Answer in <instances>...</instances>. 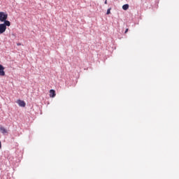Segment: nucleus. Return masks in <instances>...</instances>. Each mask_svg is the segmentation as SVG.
<instances>
[{
    "label": "nucleus",
    "instance_id": "nucleus-9",
    "mask_svg": "<svg viewBox=\"0 0 179 179\" xmlns=\"http://www.w3.org/2000/svg\"><path fill=\"white\" fill-rule=\"evenodd\" d=\"M124 33H125V34H127V33H128V29H126Z\"/></svg>",
    "mask_w": 179,
    "mask_h": 179
},
{
    "label": "nucleus",
    "instance_id": "nucleus-3",
    "mask_svg": "<svg viewBox=\"0 0 179 179\" xmlns=\"http://www.w3.org/2000/svg\"><path fill=\"white\" fill-rule=\"evenodd\" d=\"M0 132L3 134V135H7L9 134V130L6 129V128L3 127L2 125H0Z\"/></svg>",
    "mask_w": 179,
    "mask_h": 179
},
{
    "label": "nucleus",
    "instance_id": "nucleus-12",
    "mask_svg": "<svg viewBox=\"0 0 179 179\" xmlns=\"http://www.w3.org/2000/svg\"><path fill=\"white\" fill-rule=\"evenodd\" d=\"M17 45H21V44L20 43H17Z\"/></svg>",
    "mask_w": 179,
    "mask_h": 179
},
{
    "label": "nucleus",
    "instance_id": "nucleus-5",
    "mask_svg": "<svg viewBox=\"0 0 179 179\" xmlns=\"http://www.w3.org/2000/svg\"><path fill=\"white\" fill-rule=\"evenodd\" d=\"M17 103L20 106V107H26V103L24 102V101H22V100L19 99L17 101Z\"/></svg>",
    "mask_w": 179,
    "mask_h": 179
},
{
    "label": "nucleus",
    "instance_id": "nucleus-2",
    "mask_svg": "<svg viewBox=\"0 0 179 179\" xmlns=\"http://www.w3.org/2000/svg\"><path fill=\"white\" fill-rule=\"evenodd\" d=\"M8 20V13L5 12H0V22H9Z\"/></svg>",
    "mask_w": 179,
    "mask_h": 179
},
{
    "label": "nucleus",
    "instance_id": "nucleus-6",
    "mask_svg": "<svg viewBox=\"0 0 179 179\" xmlns=\"http://www.w3.org/2000/svg\"><path fill=\"white\" fill-rule=\"evenodd\" d=\"M49 93H50V97H52V98L55 97V96L57 95V94H55V90H50Z\"/></svg>",
    "mask_w": 179,
    "mask_h": 179
},
{
    "label": "nucleus",
    "instance_id": "nucleus-4",
    "mask_svg": "<svg viewBox=\"0 0 179 179\" xmlns=\"http://www.w3.org/2000/svg\"><path fill=\"white\" fill-rule=\"evenodd\" d=\"M0 76H5V67L0 64Z\"/></svg>",
    "mask_w": 179,
    "mask_h": 179
},
{
    "label": "nucleus",
    "instance_id": "nucleus-8",
    "mask_svg": "<svg viewBox=\"0 0 179 179\" xmlns=\"http://www.w3.org/2000/svg\"><path fill=\"white\" fill-rule=\"evenodd\" d=\"M110 13H111V8H108V9L107 10L106 15H110Z\"/></svg>",
    "mask_w": 179,
    "mask_h": 179
},
{
    "label": "nucleus",
    "instance_id": "nucleus-1",
    "mask_svg": "<svg viewBox=\"0 0 179 179\" xmlns=\"http://www.w3.org/2000/svg\"><path fill=\"white\" fill-rule=\"evenodd\" d=\"M6 26L8 27L10 26V21H6L4 23L0 24V34H3V33H5V31H6Z\"/></svg>",
    "mask_w": 179,
    "mask_h": 179
},
{
    "label": "nucleus",
    "instance_id": "nucleus-11",
    "mask_svg": "<svg viewBox=\"0 0 179 179\" xmlns=\"http://www.w3.org/2000/svg\"><path fill=\"white\" fill-rule=\"evenodd\" d=\"M105 4L107 5V0L105 1Z\"/></svg>",
    "mask_w": 179,
    "mask_h": 179
},
{
    "label": "nucleus",
    "instance_id": "nucleus-10",
    "mask_svg": "<svg viewBox=\"0 0 179 179\" xmlns=\"http://www.w3.org/2000/svg\"><path fill=\"white\" fill-rule=\"evenodd\" d=\"M1 148H2V144H1V143L0 141V149H1Z\"/></svg>",
    "mask_w": 179,
    "mask_h": 179
},
{
    "label": "nucleus",
    "instance_id": "nucleus-7",
    "mask_svg": "<svg viewBox=\"0 0 179 179\" xmlns=\"http://www.w3.org/2000/svg\"><path fill=\"white\" fill-rule=\"evenodd\" d=\"M123 10H128L129 9V4H124L122 6Z\"/></svg>",
    "mask_w": 179,
    "mask_h": 179
}]
</instances>
